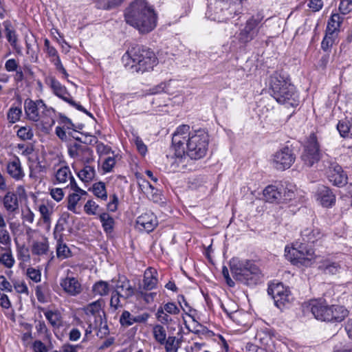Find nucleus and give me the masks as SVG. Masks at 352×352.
<instances>
[{
	"mask_svg": "<svg viewBox=\"0 0 352 352\" xmlns=\"http://www.w3.org/2000/svg\"><path fill=\"white\" fill-rule=\"evenodd\" d=\"M210 138L205 129L190 130V126H179L172 138V144L185 146V150L191 159L197 160L206 156L208 150Z\"/></svg>",
	"mask_w": 352,
	"mask_h": 352,
	"instance_id": "obj_1",
	"label": "nucleus"
},
{
	"mask_svg": "<svg viewBox=\"0 0 352 352\" xmlns=\"http://www.w3.org/2000/svg\"><path fill=\"white\" fill-rule=\"evenodd\" d=\"M301 239L296 241L292 248L286 247L285 256L293 265L308 267L315 259V253L309 245L320 240L323 234L318 228L309 227L301 231Z\"/></svg>",
	"mask_w": 352,
	"mask_h": 352,
	"instance_id": "obj_2",
	"label": "nucleus"
},
{
	"mask_svg": "<svg viewBox=\"0 0 352 352\" xmlns=\"http://www.w3.org/2000/svg\"><path fill=\"white\" fill-rule=\"evenodd\" d=\"M124 19L140 33L146 34L156 27L157 16L146 0H135L125 9Z\"/></svg>",
	"mask_w": 352,
	"mask_h": 352,
	"instance_id": "obj_3",
	"label": "nucleus"
},
{
	"mask_svg": "<svg viewBox=\"0 0 352 352\" xmlns=\"http://www.w3.org/2000/svg\"><path fill=\"white\" fill-rule=\"evenodd\" d=\"M124 66L132 72H145L157 64V58L150 48L143 45L131 47L122 56Z\"/></svg>",
	"mask_w": 352,
	"mask_h": 352,
	"instance_id": "obj_4",
	"label": "nucleus"
},
{
	"mask_svg": "<svg viewBox=\"0 0 352 352\" xmlns=\"http://www.w3.org/2000/svg\"><path fill=\"white\" fill-rule=\"evenodd\" d=\"M272 96L280 104H287L296 107L299 103V96L290 78L285 74L275 73L270 78Z\"/></svg>",
	"mask_w": 352,
	"mask_h": 352,
	"instance_id": "obj_5",
	"label": "nucleus"
},
{
	"mask_svg": "<svg viewBox=\"0 0 352 352\" xmlns=\"http://www.w3.org/2000/svg\"><path fill=\"white\" fill-rule=\"evenodd\" d=\"M230 271L234 278L248 286H254L261 281L260 269L252 261L232 259Z\"/></svg>",
	"mask_w": 352,
	"mask_h": 352,
	"instance_id": "obj_6",
	"label": "nucleus"
},
{
	"mask_svg": "<svg viewBox=\"0 0 352 352\" xmlns=\"http://www.w3.org/2000/svg\"><path fill=\"white\" fill-rule=\"evenodd\" d=\"M309 307L316 319L327 322H340L349 314L348 310L343 306L330 305L324 299L311 300Z\"/></svg>",
	"mask_w": 352,
	"mask_h": 352,
	"instance_id": "obj_7",
	"label": "nucleus"
},
{
	"mask_svg": "<svg viewBox=\"0 0 352 352\" xmlns=\"http://www.w3.org/2000/svg\"><path fill=\"white\" fill-rule=\"evenodd\" d=\"M214 14L206 13L208 18L218 22H224L243 12L242 0H215Z\"/></svg>",
	"mask_w": 352,
	"mask_h": 352,
	"instance_id": "obj_8",
	"label": "nucleus"
},
{
	"mask_svg": "<svg viewBox=\"0 0 352 352\" xmlns=\"http://www.w3.org/2000/svg\"><path fill=\"white\" fill-rule=\"evenodd\" d=\"M263 18V13L258 12L241 25L239 32L236 33V38L240 45L245 47L258 36Z\"/></svg>",
	"mask_w": 352,
	"mask_h": 352,
	"instance_id": "obj_9",
	"label": "nucleus"
},
{
	"mask_svg": "<svg viewBox=\"0 0 352 352\" xmlns=\"http://www.w3.org/2000/svg\"><path fill=\"white\" fill-rule=\"evenodd\" d=\"M322 164L331 183L338 187H342L346 184L347 175L333 158L326 156L322 159Z\"/></svg>",
	"mask_w": 352,
	"mask_h": 352,
	"instance_id": "obj_10",
	"label": "nucleus"
},
{
	"mask_svg": "<svg viewBox=\"0 0 352 352\" xmlns=\"http://www.w3.org/2000/svg\"><path fill=\"white\" fill-rule=\"evenodd\" d=\"M267 293L272 297L275 305L280 309L287 307L293 300L291 292L282 283L270 285Z\"/></svg>",
	"mask_w": 352,
	"mask_h": 352,
	"instance_id": "obj_11",
	"label": "nucleus"
},
{
	"mask_svg": "<svg viewBox=\"0 0 352 352\" xmlns=\"http://www.w3.org/2000/svg\"><path fill=\"white\" fill-rule=\"evenodd\" d=\"M320 145L315 133H312L308 137L304 145L301 159L307 166H312L320 159Z\"/></svg>",
	"mask_w": 352,
	"mask_h": 352,
	"instance_id": "obj_12",
	"label": "nucleus"
},
{
	"mask_svg": "<svg viewBox=\"0 0 352 352\" xmlns=\"http://www.w3.org/2000/svg\"><path fill=\"white\" fill-rule=\"evenodd\" d=\"M173 145L175 151L173 161L170 163V168L174 172H184L186 170H192L194 159L188 156L185 146Z\"/></svg>",
	"mask_w": 352,
	"mask_h": 352,
	"instance_id": "obj_13",
	"label": "nucleus"
},
{
	"mask_svg": "<svg viewBox=\"0 0 352 352\" xmlns=\"http://www.w3.org/2000/svg\"><path fill=\"white\" fill-rule=\"evenodd\" d=\"M296 155L292 149L285 146L277 151L273 156V165L279 170H284L289 168L294 163Z\"/></svg>",
	"mask_w": 352,
	"mask_h": 352,
	"instance_id": "obj_14",
	"label": "nucleus"
},
{
	"mask_svg": "<svg viewBox=\"0 0 352 352\" xmlns=\"http://www.w3.org/2000/svg\"><path fill=\"white\" fill-rule=\"evenodd\" d=\"M67 151L72 158L81 160L87 164L92 160L93 151L86 145L77 142L69 143L67 145Z\"/></svg>",
	"mask_w": 352,
	"mask_h": 352,
	"instance_id": "obj_15",
	"label": "nucleus"
},
{
	"mask_svg": "<svg viewBox=\"0 0 352 352\" xmlns=\"http://www.w3.org/2000/svg\"><path fill=\"white\" fill-rule=\"evenodd\" d=\"M25 113L30 120L36 122L40 119V111L43 112L46 110L47 106L42 100L34 101L31 99H26L24 102Z\"/></svg>",
	"mask_w": 352,
	"mask_h": 352,
	"instance_id": "obj_16",
	"label": "nucleus"
},
{
	"mask_svg": "<svg viewBox=\"0 0 352 352\" xmlns=\"http://www.w3.org/2000/svg\"><path fill=\"white\" fill-rule=\"evenodd\" d=\"M158 221L153 212H145L137 218L135 227L140 231L150 232L157 226Z\"/></svg>",
	"mask_w": 352,
	"mask_h": 352,
	"instance_id": "obj_17",
	"label": "nucleus"
},
{
	"mask_svg": "<svg viewBox=\"0 0 352 352\" xmlns=\"http://www.w3.org/2000/svg\"><path fill=\"white\" fill-rule=\"evenodd\" d=\"M5 210L9 214L15 215L19 210V201L17 195L13 191H8L1 199Z\"/></svg>",
	"mask_w": 352,
	"mask_h": 352,
	"instance_id": "obj_18",
	"label": "nucleus"
},
{
	"mask_svg": "<svg viewBox=\"0 0 352 352\" xmlns=\"http://www.w3.org/2000/svg\"><path fill=\"white\" fill-rule=\"evenodd\" d=\"M60 285L65 293L72 296H76L82 292L81 284L74 277L67 276L62 278L60 281Z\"/></svg>",
	"mask_w": 352,
	"mask_h": 352,
	"instance_id": "obj_19",
	"label": "nucleus"
},
{
	"mask_svg": "<svg viewBox=\"0 0 352 352\" xmlns=\"http://www.w3.org/2000/svg\"><path fill=\"white\" fill-rule=\"evenodd\" d=\"M46 83L49 85L54 95L65 102H67L71 95L67 88L63 85L55 77L50 76L46 79Z\"/></svg>",
	"mask_w": 352,
	"mask_h": 352,
	"instance_id": "obj_20",
	"label": "nucleus"
},
{
	"mask_svg": "<svg viewBox=\"0 0 352 352\" xmlns=\"http://www.w3.org/2000/svg\"><path fill=\"white\" fill-rule=\"evenodd\" d=\"M6 170L8 174L16 181H21L25 177L21 161L16 156H14L12 160L8 162Z\"/></svg>",
	"mask_w": 352,
	"mask_h": 352,
	"instance_id": "obj_21",
	"label": "nucleus"
},
{
	"mask_svg": "<svg viewBox=\"0 0 352 352\" xmlns=\"http://www.w3.org/2000/svg\"><path fill=\"white\" fill-rule=\"evenodd\" d=\"M115 289L120 291L124 300H128L135 294V288L131 285L130 280L124 276H119Z\"/></svg>",
	"mask_w": 352,
	"mask_h": 352,
	"instance_id": "obj_22",
	"label": "nucleus"
},
{
	"mask_svg": "<svg viewBox=\"0 0 352 352\" xmlns=\"http://www.w3.org/2000/svg\"><path fill=\"white\" fill-rule=\"evenodd\" d=\"M284 190V185L280 184L278 186L270 185L263 190V196L266 201L270 203L281 202V190Z\"/></svg>",
	"mask_w": 352,
	"mask_h": 352,
	"instance_id": "obj_23",
	"label": "nucleus"
},
{
	"mask_svg": "<svg viewBox=\"0 0 352 352\" xmlns=\"http://www.w3.org/2000/svg\"><path fill=\"white\" fill-rule=\"evenodd\" d=\"M318 199L324 207H331L336 201V196L331 190L324 186H321L317 191Z\"/></svg>",
	"mask_w": 352,
	"mask_h": 352,
	"instance_id": "obj_24",
	"label": "nucleus"
},
{
	"mask_svg": "<svg viewBox=\"0 0 352 352\" xmlns=\"http://www.w3.org/2000/svg\"><path fill=\"white\" fill-rule=\"evenodd\" d=\"M158 273L153 267H148L144 274L143 289L147 291L154 289L158 283Z\"/></svg>",
	"mask_w": 352,
	"mask_h": 352,
	"instance_id": "obj_25",
	"label": "nucleus"
},
{
	"mask_svg": "<svg viewBox=\"0 0 352 352\" xmlns=\"http://www.w3.org/2000/svg\"><path fill=\"white\" fill-rule=\"evenodd\" d=\"M49 241L45 236H41V240L34 241L32 242L31 251L33 255L43 256L49 252Z\"/></svg>",
	"mask_w": 352,
	"mask_h": 352,
	"instance_id": "obj_26",
	"label": "nucleus"
},
{
	"mask_svg": "<svg viewBox=\"0 0 352 352\" xmlns=\"http://www.w3.org/2000/svg\"><path fill=\"white\" fill-rule=\"evenodd\" d=\"M103 304V299H99L89 304L85 309V314L95 316L96 319H100V317H105V312L102 309Z\"/></svg>",
	"mask_w": 352,
	"mask_h": 352,
	"instance_id": "obj_27",
	"label": "nucleus"
},
{
	"mask_svg": "<svg viewBox=\"0 0 352 352\" xmlns=\"http://www.w3.org/2000/svg\"><path fill=\"white\" fill-rule=\"evenodd\" d=\"M336 128L342 138H352V119L345 118L340 120Z\"/></svg>",
	"mask_w": 352,
	"mask_h": 352,
	"instance_id": "obj_28",
	"label": "nucleus"
},
{
	"mask_svg": "<svg viewBox=\"0 0 352 352\" xmlns=\"http://www.w3.org/2000/svg\"><path fill=\"white\" fill-rule=\"evenodd\" d=\"M342 21L343 17H342L339 14H333L327 23V34L329 35H333L336 32L338 31Z\"/></svg>",
	"mask_w": 352,
	"mask_h": 352,
	"instance_id": "obj_29",
	"label": "nucleus"
},
{
	"mask_svg": "<svg viewBox=\"0 0 352 352\" xmlns=\"http://www.w3.org/2000/svg\"><path fill=\"white\" fill-rule=\"evenodd\" d=\"M72 175V172L67 166L60 167L55 174L54 184H65Z\"/></svg>",
	"mask_w": 352,
	"mask_h": 352,
	"instance_id": "obj_30",
	"label": "nucleus"
},
{
	"mask_svg": "<svg viewBox=\"0 0 352 352\" xmlns=\"http://www.w3.org/2000/svg\"><path fill=\"white\" fill-rule=\"evenodd\" d=\"M102 228L107 234L112 233L114 228L115 221L113 218L107 212H103L99 216Z\"/></svg>",
	"mask_w": 352,
	"mask_h": 352,
	"instance_id": "obj_31",
	"label": "nucleus"
},
{
	"mask_svg": "<svg viewBox=\"0 0 352 352\" xmlns=\"http://www.w3.org/2000/svg\"><path fill=\"white\" fill-rule=\"evenodd\" d=\"M94 329L97 331L96 336L102 338L109 334V327L105 317H100V319L95 320Z\"/></svg>",
	"mask_w": 352,
	"mask_h": 352,
	"instance_id": "obj_32",
	"label": "nucleus"
},
{
	"mask_svg": "<svg viewBox=\"0 0 352 352\" xmlns=\"http://www.w3.org/2000/svg\"><path fill=\"white\" fill-rule=\"evenodd\" d=\"M109 285L104 280L97 281L92 287V292L94 296H105L109 294Z\"/></svg>",
	"mask_w": 352,
	"mask_h": 352,
	"instance_id": "obj_33",
	"label": "nucleus"
},
{
	"mask_svg": "<svg viewBox=\"0 0 352 352\" xmlns=\"http://www.w3.org/2000/svg\"><path fill=\"white\" fill-rule=\"evenodd\" d=\"M46 319L54 328H59L62 325V316L58 311H47L44 313Z\"/></svg>",
	"mask_w": 352,
	"mask_h": 352,
	"instance_id": "obj_34",
	"label": "nucleus"
},
{
	"mask_svg": "<svg viewBox=\"0 0 352 352\" xmlns=\"http://www.w3.org/2000/svg\"><path fill=\"white\" fill-rule=\"evenodd\" d=\"M3 25L5 27L6 36L8 41L14 50H16L17 35L15 30L12 27L10 21H4Z\"/></svg>",
	"mask_w": 352,
	"mask_h": 352,
	"instance_id": "obj_35",
	"label": "nucleus"
},
{
	"mask_svg": "<svg viewBox=\"0 0 352 352\" xmlns=\"http://www.w3.org/2000/svg\"><path fill=\"white\" fill-rule=\"evenodd\" d=\"M78 176L83 182H89L96 176L95 168L91 166L85 165L84 168L78 173Z\"/></svg>",
	"mask_w": 352,
	"mask_h": 352,
	"instance_id": "obj_36",
	"label": "nucleus"
},
{
	"mask_svg": "<svg viewBox=\"0 0 352 352\" xmlns=\"http://www.w3.org/2000/svg\"><path fill=\"white\" fill-rule=\"evenodd\" d=\"M92 191L96 197L106 201L107 199V192L106 190L105 184L102 182H99L94 184L92 186Z\"/></svg>",
	"mask_w": 352,
	"mask_h": 352,
	"instance_id": "obj_37",
	"label": "nucleus"
},
{
	"mask_svg": "<svg viewBox=\"0 0 352 352\" xmlns=\"http://www.w3.org/2000/svg\"><path fill=\"white\" fill-rule=\"evenodd\" d=\"M180 340L175 336H168V338L165 339L164 345L166 352H177L180 346Z\"/></svg>",
	"mask_w": 352,
	"mask_h": 352,
	"instance_id": "obj_38",
	"label": "nucleus"
},
{
	"mask_svg": "<svg viewBox=\"0 0 352 352\" xmlns=\"http://www.w3.org/2000/svg\"><path fill=\"white\" fill-rule=\"evenodd\" d=\"M124 0H97L96 8L102 10H111L120 6Z\"/></svg>",
	"mask_w": 352,
	"mask_h": 352,
	"instance_id": "obj_39",
	"label": "nucleus"
},
{
	"mask_svg": "<svg viewBox=\"0 0 352 352\" xmlns=\"http://www.w3.org/2000/svg\"><path fill=\"white\" fill-rule=\"evenodd\" d=\"M153 334L155 340L162 345L166 338V332L164 327L161 324H155L153 328Z\"/></svg>",
	"mask_w": 352,
	"mask_h": 352,
	"instance_id": "obj_40",
	"label": "nucleus"
},
{
	"mask_svg": "<svg viewBox=\"0 0 352 352\" xmlns=\"http://www.w3.org/2000/svg\"><path fill=\"white\" fill-rule=\"evenodd\" d=\"M17 136L22 140H30L34 136L32 129L29 126L20 127L17 132Z\"/></svg>",
	"mask_w": 352,
	"mask_h": 352,
	"instance_id": "obj_41",
	"label": "nucleus"
},
{
	"mask_svg": "<svg viewBox=\"0 0 352 352\" xmlns=\"http://www.w3.org/2000/svg\"><path fill=\"white\" fill-rule=\"evenodd\" d=\"M123 298V295L120 293V290L114 289L111 293V296L110 299V306L113 308L115 310L118 309L120 307H122V305L120 302V299Z\"/></svg>",
	"mask_w": 352,
	"mask_h": 352,
	"instance_id": "obj_42",
	"label": "nucleus"
},
{
	"mask_svg": "<svg viewBox=\"0 0 352 352\" xmlns=\"http://www.w3.org/2000/svg\"><path fill=\"white\" fill-rule=\"evenodd\" d=\"M320 268L322 270L325 274H336L339 272L340 266L336 262H327L320 265Z\"/></svg>",
	"mask_w": 352,
	"mask_h": 352,
	"instance_id": "obj_43",
	"label": "nucleus"
},
{
	"mask_svg": "<svg viewBox=\"0 0 352 352\" xmlns=\"http://www.w3.org/2000/svg\"><path fill=\"white\" fill-rule=\"evenodd\" d=\"M80 200V195L75 192L67 197V209L74 213H76V205Z\"/></svg>",
	"mask_w": 352,
	"mask_h": 352,
	"instance_id": "obj_44",
	"label": "nucleus"
},
{
	"mask_svg": "<svg viewBox=\"0 0 352 352\" xmlns=\"http://www.w3.org/2000/svg\"><path fill=\"white\" fill-rule=\"evenodd\" d=\"M56 255L58 258L64 259L71 256V251L66 244L62 243L60 241H58L56 248Z\"/></svg>",
	"mask_w": 352,
	"mask_h": 352,
	"instance_id": "obj_45",
	"label": "nucleus"
},
{
	"mask_svg": "<svg viewBox=\"0 0 352 352\" xmlns=\"http://www.w3.org/2000/svg\"><path fill=\"white\" fill-rule=\"evenodd\" d=\"M38 210L41 213L43 223L47 225V228H50V223H51L50 216H51L52 212L50 211L48 206H47L45 204L40 205L39 208H38Z\"/></svg>",
	"mask_w": 352,
	"mask_h": 352,
	"instance_id": "obj_46",
	"label": "nucleus"
},
{
	"mask_svg": "<svg viewBox=\"0 0 352 352\" xmlns=\"http://www.w3.org/2000/svg\"><path fill=\"white\" fill-rule=\"evenodd\" d=\"M21 109L18 107H12L9 109L8 113V119L10 122L15 123L17 122L21 115Z\"/></svg>",
	"mask_w": 352,
	"mask_h": 352,
	"instance_id": "obj_47",
	"label": "nucleus"
},
{
	"mask_svg": "<svg viewBox=\"0 0 352 352\" xmlns=\"http://www.w3.org/2000/svg\"><path fill=\"white\" fill-rule=\"evenodd\" d=\"M133 319L134 316L129 311L124 310L120 317V322L122 326L129 327L133 324Z\"/></svg>",
	"mask_w": 352,
	"mask_h": 352,
	"instance_id": "obj_48",
	"label": "nucleus"
},
{
	"mask_svg": "<svg viewBox=\"0 0 352 352\" xmlns=\"http://www.w3.org/2000/svg\"><path fill=\"white\" fill-rule=\"evenodd\" d=\"M0 263L8 268H11L14 264V259L11 254L4 253L0 256Z\"/></svg>",
	"mask_w": 352,
	"mask_h": 352,
	"instance_id": "obj_49",
	"label": "nucleus"
},
{
	"mask_svg": "<svg viewBox=\"0 0 352 352\" xmlns=\"http://www.w3.org/2000/svg\"><path fill=\"white\" fill-rule=\"evenodd\" d=\"M339 10L342 14L345 15L352 11V0L342 1L339 6Z\"/></svg>",
	"mask_w": 352,
	"mask_h": 352,
	"instance_id": "obj_50",
	"label": "nucleus"
},
{
	"mask_svg": "<svg viewBox=\"0 0 352 352\" xmlns=\"http://www.w3.org/2000/svg\"><path fill=\"white\" fill-rule=\"evenodd\" d=\"M98 205L93 200H88L84 206V209L87 214L94 215L96 214Z\"/></svg>",
	"mask_w": 352,
	"mask_h": 352,
	"instance_id": "obj_51",
	"label": "nucleus"
},
{
	"mask_svg": "<svg viewBox=\"0 0 352 352\" xmlns=\"http://www.w3.org/2000/svg\"><path fill=\"white\" fill-rule=\"evenodd\" d=\"M45 286L40 285L36 287L35 294L38 302L45 303L47 302L45 295Z\"/></svg>",
	"mask_w": 352,
	"mask_h": 352,
	"instance_id": "obj_52",
	"label": "nucleus"
},
{
	"mask_svg": "<svg viewBox=\"0 0 352 352\" xmlns=\"http://www.w3.org/2000/svg\"><path fill=\"white\" fill-rule=\"evenodd\" d=\"M27 275L35 283L41 281V274L38 270H36L33 267H29L27 270Z\"/></svg>",
	"mask_w": 352,
	"mask_h": 352,
	"instance_id": "obj_53",
	"label": "nucleus"
},
{
	"mask_svg": "<svg viewBox=\"0 0 352 352\" xmlns=\"http://www.w3.org/2000/svg\"><path fill=\"white\" fill-rule=\"evenodd\" d=\"M13 285L17 293L28 294V288L24 281L14 280Z\"/></svg>",
	"mask_w": 352,
	"mask_h": 352,
	"instance_id": "obj_54",
	"label": "nucleus"
},
{
	"mask_svg": "<svg viewBox=\"0 0 352 352\" xmlns=\"http://www.w3.org/2000/svg\"><path fill=\"white\" fill-rule=\"evenodd\" d=\"M19 67L18 61L14 58L8 59L5 63V69L8 72H15Z\"/></svg>",
	"mask_w": 352,
	"mask_h": 352,
	"instance_id": "obj_55",
	"label": "nucleus"
},
{
	"mask_svg": "<svg viewBox=\"0 0 352 352\" xmlns=\"http://www.w3.org/2000/svg\"><path fill=\"white\" fill-rule=\"evenodd\" d=\"M281 202L291 200L294 196V190L285 186H284V190H281Z\"/></svg>",
	"mask_w": 352,
	"mask_h": 352,
	"instance_id": "obj_56",
	"label": "nucleus"
},
{
	"mask_svg": "<svg viewBox=\"0 0 352 352\" xmlns=\"http://www.w3.org/2000/svg\"><path fill=\"white\" fill-rule=\"evenodd\" d=\"M11 239L6 228H0V243L7 245L10 244Z\"/></svg>",
	"mask_w": 352,
	"mask_h": 352,
	"instance_id": "obj_57",
	"label": "nucleus"
},
{
	"mask_svg": "<svg viewBox=\"0 0 352 352\" xmlns=\"http://www.w3.org/2000/svg\"><path fill=\"white\" fill-rule=\"evenodd\" d=\"M164 309L166 312L172 315H177L179 313V309L174 302H167L164 305Z\"/></svg>",
	"mask_w": 352,
	"mask_h": 352,
	"instance_id": "obj_58",
	"label": "nucleus"
},
{
	"mask_svg": "<svg viewBox=\"0 0 352 352\" xmlns=\"http://www.w3.org/2000/svg\"><path fill=\"white\" fill-rule=\"evenodd\" d=\"M333 36L327 33L321 43V47L323 50L327 51L332 46L333 43Z\"/></svg>",
	"mask_w": 352,
	"mask_h": 352,
	"instance_id": "obj_59",
	"label": "nucleus"
},
{
	"mask_svg": "<svg viewBox=\"0 0 352 352\" xmlns=\"http://www.w3.org/2000/svg\"><path fill=\"white\" fill-rule=\"evenodd\" d=\"M51 61L54 63L56 69L63 74L64 78H67L69 74H67L66 69L64 68L60 61V57H56V59H52Z\"/></svg>",
	"mask_w": 352,
	"mask_h": 352,
	"instance_id": "obj_60",
	"label": "nucleus"
},
{
	"mask_svg": "<svg viewBox=\"0 0 352 352\" xmlns=\"http://www.w3.org/2000/svg\"><path fill=\"white\" fill-rule=\"evenodd\" d=\"M116 164V161L113 157H107L103 164H102V168L106 173L111 172Z\"/></svg>",
	"mask_w": 352,
	"mask_h": 352,
	"instance_id": "obj_61",
	"label": "nucleus"
},
{
	"mask_svg": "<svg viewBox=\"0 0 352 352\" xmlns=\"http://www.w3.org/2000/svg\"><path fill=\"white\" fill-rule=\"evenodd\" d=\"M52 197L56 201H60L64 197V192L62 188H55L50 190Z\"/></svg>",
	"mask_w": 352,
	"mask_h": 352,
	"instance_id": "obj_62",
	"label": "nucleus"
},
{
	"mask_svg": "<svg viewBox=\"0 0 352 352\" xmlns=\"http://www.w3.org/2000/svg\"><path fill=\"white\" fill-rule=\"evenodd\" d=\"M21 219L23 222L27 221L30 223H32L34 220V214L30 208H28L26 210L22 213Z\"/></svg>",
	"mask_w": 352,
	"mask_h": 352,
	"instance_id": "obj_63",
	"label": "nucleus"
},
{
	"mask_svg": "<svg viewBox=\"0 0 352 352\" xmlns=\"http://www.w3.org/2000/svg\"><path fill=\"white\" fill-rule=\"evenodd\" d=\"M32 349L34 352H47V349L41 340H36L32 344Z\"/></svg>",
	"mask_w": 352,
	"mask_h": 352,
	"instance_id": "obj_64",
	"label": "nucleus"
}]
</instances>
